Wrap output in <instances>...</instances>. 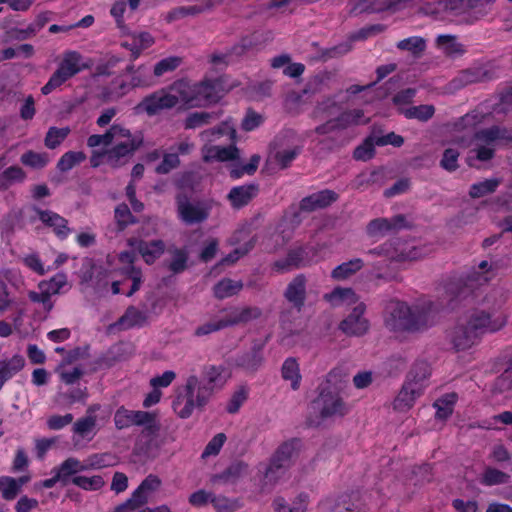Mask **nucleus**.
Listing matches in <instances>:
<instances>
[{"mask_svg":"<svg viewBox=\"0 0 512 512\" xmlns=\"http://www.w3.org/2000/svg\"><path fill=\"white\" fill-rule=\"evenodd\" d=\"M407 226L403 215H395L391 218H376L371 220L366 227L367 234L371 237H384L390 233H396Z\"/></svg>","mask_w":512,"mask_h":512,"instance_id":"dca6fc26","label":"nucleus"},{"mask_svg":"<svg viewBox=\"0 0 512 512\" xmlns=\"http://www.w3.org/2000/svg\"><path fill=\"white\" fill-rule=\"evenodd\" d=\"M247 472V464L244 462H236L230 465L223 473L219 476L220 479L225 482L235 481L242 477Z\"/></svg>","mask_w":512,"mask_h":512,"instance_id":"338daca9","label":"nucleus"},{"mask_svg":"<svg viewBox=\"0 0 512 512\" xmlns=\"http://www.w3.org/2000/svg\"><path fill=\"white\" fill-rule=\"evenodd\" d=\"M487 72L481 67L468 68L460 72L455 81L462 86L482 82L486 79Z\"/></svg>","mask_w":512,"mask_h":512,"instance_id":"3c124183","label":"nucleus"},{"mask_svg":"<svg viewBox=\"0 0 512 512\" xmlns=\"http://www.w3.org/2000/svg\"><path fill=\"white\" fill-rule=\"evenodd\" d=\"M436 48L441 51L443 55L449 58L460 57L465 54L466 49L456 35L441 34L435 39Z\"/></svg>","mask_w":512,"mask_h":512,"instance_id":"bb28decb","label":"nucleus"},{"mask_svg":"<svg viewBox=\"0 0 512 512\" xmlns=\"http://www.w3.org/2000/svg\"><path fill=\"white\" fill-rule=\"evenodd\" d=\"M156 414L141 410H128L124 407L117 409L114 415V423L117 429H125L130 426H143L146 432L156 429Z\"/></svg>","mask_w":512,"mask_h":512,"instance_id":"f8f14e48","label":"nucleus"},{"mask_svg":"<svg viewBox=\"0 0 512 512\" xmlns=\"http://www.w3.org/2000/svg\"><path fill=\"white\" fill-rule=\"evenodd\" d=\"M147 320V316L144 312L140 311L136 307H129L123 316L120 317L118 325L123 329H129L135 326L143 325Z\"/></svg>","mask_w":512,"mask_h":512,"instance_id":"a18cd8bd","label":"nucleus"},{"mask_svg":"<svg viewBox=\"0 0 512 512\" xmlns=\"http://www.w3.org/2000/svg\"><path fill=\"white\" fill-rule=\"evenodd\" d=\"M115 220L119 230H123L135 222V218L126 204H120L115 208Z\"/></svg>","mask_w":512,"mask_h":512,"instance_id":"69168bd1","label":"nucleus"},{"mask_svg":"<svg viewBox=\"0 0 512 512\" xmlns=\"http://www.w3.org/2000/svg\"><path fill=\"white\" fill-rule=\"evenodd\" d=\"M192 1L193 3L190 5L179 6L170 10L165 16L166 21L171 23L186 17H196L204 12L209 11L208 5H206L205 2H197L196 0Z\"/></svg>","mask_w":512,"mask_h":512,"instance_id":"7c9ffc66","label":"nucleus"},{"mask_svg":"<svg viewBox=\"0 0 512 512\" xmlns=\"http://www.w3.org/2000/svg\"><path fill=\"white\" fill-rule=\"evenodd\" d=\"M85 67L86 66L82 63V56L80 53L76 51L65 52L58 68L51 75L48 82L41 88V92L44 95L50 94L53 90L60 87Z\"/></svg>","mask_w":512,"mask_h":512,"instance_id":"0eeeda50","label":"nucleus"},{"mask_svg":"<svg viewBox=\"0 0 512 512\" xmlns=\"http://www.w3.org/2000/svg\"><path fill=\"white\" fill-rule=\"evenodd\" d=\"M117 463V458L111 453L92 454L85 460V468L89 469H102L114 466Z\"/></svg>","mask_w":512,"mask_h":512,"instance_id":"603ef678","label":"nucleus"},{"mask_svg":"<svg viewBox=\"0 0 512 512\" xmlns=\"http://www.w3.org/2000/svg\"><path fill=\"white\" fill-rule=\"evenodd\" d=\"M31 475L25 474L18 478L11 476L0 477V494L6 501H12L21 493L22 487L30 482Z\"/></svg>","mask_w":512,"mask_h":512,"instance_id":"5701e85b","label":"nucleus"},{"mask_svg":"<svg viewBox=\"0 0 512 512\" xmlns=\"http://www.w3.org/2000/svg\"><path fill=\"white\" fill-rule=\"evenodd\" d=\"M169 88L160 89L145 97L140 107L148 114L155 115L164 109L175 107V102Z\"/></svg>","mask_w":512,"mask_h":512,"instance_id":"6ab92c4d","label":"nucleus"},{"mask_svg":"<svg viewBox=\"0 0 512 512\" xmlns=\"http://www.w3.org/2000/svg\"><path fill=\"white\" fill-rule=\"evenodd\" d=\"M456 402L455 394H447L435 401L436 417L441 420L447 419L453 412V406Z\"/></svg>","mask_w":512,"mask_h":512,"instance_id":"6e6d98bb","label":"nucleus"},{"mask_svg":"<svg viewBox=\"0 0 512 512\" xmlns=\"http://www.w3.org/2000/svg\"><path fill=\"white\" fill-rule=\"evenodd\" d=\"M422 394V391L404 382L401 390L393 401V409L398 412L409 411Z\"/></svg>","mask_w":512,"mask_h":512,"instance_id":"c85d7f7f","label":"nucleus"},{"mask_svg":"<svg viewBox=\"0 0 512 512\" xmlns=\"http://www.w3.org/2000/svg\"><path fill=\"white\" fill-rule=\"evenodd\" d=\"M113 138H111L112 148L106 152V158L110 165L117 167L122 160L131 156L143 143V137L140 133L132 134L130 130L122 125H112Z\"/></svg>","mask_w":512,"mask_h":512,"instance_id":"423d86ee","label":"nucleus"},{"mask_svg":"<svg viewBox=\"0 0 512 512\" xmlns=\"http://www.w3.org/2000/svg\"><path fill=\"white\" fill-rule=\"evenodd\" d=\"M332 80V74L322 71L312 76L303 90L304 94H316L329 89V83Z\"/></svg>","mask_w":512,"mask_h":512,"instance_id":"37998d69","label":"nucleus"},{"mask_svg":"<svg viewBox=\"0 0 512 512\" xmlns=\"http://www.w3.org/2000/svg\"><path fill=\"white\" fill-rule=\"evenodd\" d=\"M25 360L20 355H14L9 359L0 361V379L5 383L23 369Z\"/></svg>","mask_w":512,"mask_h":512,"instance_id":"ea45409f","label":"nucleus"},{"mask_svg":"<svg viewBox=\"0 0 512 512\" xmlns=\"http://www.w3.org/2000/svg\"><path fill=\"white\" fill-rule=\"evenodd\" d=\"M95 407H90L87 415L78 419L73 425V432L82 439L91 440L95 435L96 417L93 415Z\"/></svg>","mask_w":512,"mask_h":512,"instance_id":"473e14b6","label":"nucleus"},{"mask_svg":"<svg viewBox=\"0 0 512 512\" xmlns=\"http://www.w3.org/2000/svg\"><path fill=\"white\" fill-rule=\"evenodd\" d=\"M213 395V389L205 386L196 375H190L173 401V409L178 417L189 418L195 409H202Z\"/></svg>","mask_w":512,"mask_h":512,"instance_id":"7ed1b4c3","label":"nucleus"},{"mask_svg":"<svg viewBox=\"0 0 512 512\" xmlns=\"http://www.w3.org/2000/svg\"><path fill=\"white\" fill-rule=\"evenodd\" d=\"M285 298L295 307L297 310H301L304 306L306 299V278L304 275H297L287 286Z\"/></svg>","mask_w":512,"mask_h":512,"instance_id":"cd10ccee","label":"nucleus"},{"mask_svg":"<svg viewBox=\"0 0 512 512\" xmlns=\"http://www.w3.org/2000/svg\"><path fill=\"white\" fill-rule=\"evenodd\" d=\"M180 165L178 153H165L162 162L156 167V172L159 174H167L171 170Z\"/></svg>","mask_w":512,"mask_h":512,"instance_id":"774afa93","label":"nucleus"},{"mask_svg":"<svg viewBox=\"0 0 512 512\" xmlns=\"http://www.w3.org/2000/svg\"><path fill=\"white\" fill-rule=\"evenodd\" d=\"M27 295L29 300L39 305L44 312L49 313L53 309L54 303L51 298L53 295L43 287L42 282H39L36 290L29 291Z\"/></svg>","mask_w":512,"mask_h":512,"instance_id":"4c0bfd02","label":"nucleus"},{"mask_svg":"<svg viewBox=\"0 0 512 512\" xmlns=\"http://www.w3.org/2000/svg\"><path fill=\"white\" fill-rule=\"evenodd\" d=\"M69 133V127H50L44 139L45 146L49 149H55L66 139Z\"/></svg>","mask_w":512,"mask_h":512,"instance_id":"4d7b16f0","label":"nucleus"},{"mask_svg":"<svg viewBox=\"0 0 512 512\" xmlns=\"http://www.w3.org/2000/svg\"><path fill=\"white\" fill-rule=\"evenodd\" d=\"M213 507L216 512H236L242 505L237 499H230L225 496L219 495L213 499Z\"/></svg>","mask_w":512,"mask_h":512,"instance_id":"0e129e2a","label":"nucleus"},{"mask_svg":"<svg viewBox=\"0 0 512 512\" xmlns=\"http://www.w3.org/2000/svg\"><path fill=\"white\" fill-rule=\"evenodd\" d=\"M282 376L285 380L291 381V387L293 390H297L299 388L301 375L299 364L296 359L288 358L285 360L282 366Z\"/></svg>","mask_w":512,"mask_h":512,"instance_id":"8fccbe9b","label":"nucleus"},{"mask_svg":"<svg viewBox=\"0 0 512 512\" xmlns=\"http://www.w3.org/2000/svg\"><path fill=\"white\" fill-rule=\"evenodd\" d=\"M364 266L360 258H355L335 267L331 272V278L335 281H344L355 275Z\"/></svg>","mask_w":512,"mask_h":512,"instance_id":"c9c22d12","label":"nucleus"},{"mask_svg":"<svg viewBox=\"0 0 512 512\" xmlns=\"http://www.w3.org/2000/svg\"><path fill=\"white\" fill-rule=\"evenodd\" d=\"M193 84L195 107L216 103L223 96L221 85L217 80L204 79Z\"/></svg>","mask_w":512,"mask_h":512,"instance_id":"2eb2a0df","label":"nucleus"},{"mask_svg":"<svg viewBox=\"0 0 512 512\" xmlns=\"http://www.w3.org/2000/svg\"><path fill=\"white\" fill-rule=\"evenodd\" d=\"M149 79L133 76L131 82L128 84L122 79H116L109 87V97L111 99H118L125 95L130 87L148 86Z\"/></svg>","mask_w":512,"mask_h":512,"instance_id":"e433bc0d","label":"nucleus"},{"mask_svg":"<svg viewBox=\"0 0 512 512\" xmlns=\"http://www.w3.org/2000/svg\"><path fill=\"white\" fill-rule=\"evenodd\" d=\"M205 386L213 389V392L221 388L226 382L225 368L223 366H209L204 370V379L202 380Z\"/></svg>","mask_w":512,"mask_h":512,"instance_id":"a19ab883","label":"nucleus"},{"mask_svg":"<svg viewBox=\"0 0 512 512\" xmlns=\"http://www.w3.org/2000/svg\"><path fill=\"white\" fill-rule=\"evenodd\" d=\"M338 199V194L332 190H322L313 193L300 202V209L303 211H315L326 208Z\"/></svg>","mask_w":512,"mask_h":512,"instance_id":"412c9836","label":"nucleus"},{"mask_svg":"<svg viewBox=\"0 0 512 512\" xmlns=\"http://www.w3.org/2000/svg\"><path fill=\"white\" fill-rule=\"evenodd\" d=\"M509 138L505 129L493 126L476 132L471 140L456 138L453 142L463 148L473 146L471 153H475L476 159L488 161L494 156L496 143Z\"/></svg>","mask_w":512,"mask_h":512,"instance_id":"39448f33","label":"nucleus"},{"mask_svg":"<svg viewBox=\"0 0 512 512\" xmlns=\"http://www.w3.org/2000/svg\"><path fill=\"white\" fill-rule=\"evenodd\" d=\"M36 213L39 220L47 227L51 228L53 232L60 238H66L70 233L68 221L59 214L50 210L37 209Z\"/></svg>","mask_w":512,"mask_h":512,"instance_id":"b1692460","label":"nucleus"},{"mask_svg":"<svg viewBox=\"0 0 512 512\" xmlns=\"http://www.w3.org/2000/svg\"><path fill=\"white\" fill-rule=\"evenodd\" d=\"M160 431V424L158 420L156 419V429L155 431H149L146 432V428H143L140 435V443L142 445V448L144 449V452L148 455H155L164 444V441L160 439L159 435Z\"/></svg>","mask_w":512,"mask_h":512,"instance_id":"72a5a7b5","label":"nucleus"},{"mask_svg":"<svg viewBox=\"0 0 512 512\" xmlns=\"http://www.w3.org/2000/svg\"><path fill=\"white\" fill-rule=\"evenodd\" d=\"M399 111L408 119H417L425 122L433 117L435 108L433 105L424 104L408 108H400Z\"/></svg>","mask_w":512,"mask_h":512,"instance_id":"09e8293b","label":"nucleus"},{"mask_svg":"<svg viewBox=\"0 0 512 512\" xmlns=\"http://www.w3.org/2000/svg\"><path fill=\"white\" fill-rule=\"evenodd\" d=\"M262 310L256 306H245L233 308L224 317L227 327L247 324L250 321L260 318Z\"/></svg>","mask_w":512,"mask_h":512,"instance_id":"4be33fe9","label":"nucleus"},{"mask_svg":"<svg viewBox=\"0 0 512 512\" xmlns=\"http://www.w3.org/2000/svg\"><path fill=\"white\" fill-rule=\"evenodd\" d=\"M512 390V358L507 363V367L503 373L496 379L493 392L506 394Z\"/></svg>","mask_w":512,"mask_h":512,"instance_id":"13d9d810","label":"nucleus"},{"mask_svg":"<svg viewBox=\"0 0 512 512\" xmlns=\"http://www.w3.org/2000/svg\"><path fill=\"white\" fill-rule=\"evenodd\" d=\"M481 336L468 320L458 322L450 333V341L457 351H467L481 341Z\"/></svg>","mask_w":512,"mask_h":512,"instance_id":"4468645a","label":"nucleus"},{"mask_svg":"<svg viewBox=\"0 0 512 512\" xmlns=\"http://www.w3.org/2000/svg\"><path fill=\"white\" fill-rule=\"evenodd\" d=\"M128 244L134 248V250L138 251L148 264L153 263L157 258H159L165 249V244L161 240L146 242L132 238L128 240Z\"/></svg>","mask_w":512,"mask_h":512,"instance_id":"aec40b11","label":"nucleus"},{"mask_svg":"<svg viewBox=\"0 0 512 512\" xmlns=\"http://www.w3.org/2000/svg\"><path fill=\"white\" fill-rule=\"evenodd\" d=\"M319 507L323 512H368L366 496L360 492H351L324 498Z\"/></svg>","mask_w":512,"mask_h":512,"instance_id":"1a4fd4ad","label":"nucleus"},{"mask_svg":"<svg viewBox=\"0 0 512 512\" xmlns=\"http://www.w3.org/2000/svg\"><path fill=\"white\" fill-rule=\"evenodd\" d=\"M20 161L23 165L32 169H42L48 164L49 157L45 152H35L33 150H28L21 155Z\"/></svg>","mask_w":512,"mask_h":512,"instance_id":"864d4df0","label":"nucleus"},{"mask_svg":"<svg viewBox=\"0 0 512 512\" xmlns=\"http://www.w3.org/2000/svg\"><path fill=\"white\" fill-rule=\"evenodd\" d=\"M310 497L307 493H299L291 503H287L283 498H277L274 503L275 512H306L309 506Z\"/></svg>","mask_w":512,"mask_h":512,"instance_id":"2f4dec72","label":"nucleus"},{"mask_svg":"<svg viewBox=\"0 0 512 512\" xmlns=\"http://www.w3.org/2000/svg\"><path fill=\"white\" fill-rule=\"evenodd\" d=\"M177 210L180 219L188 225L200 223L208 217L203 205L191 202L184 196L177 198Z\"/></svg>","mask_w":512,"mask_h":512,"instance_id":"a211bd4d","label":"nucleus"},{"mask_svg":"<svg viewBox=\"0 0 512 512\" xmlns=\"http://www.w3.org/2000/svg\"><path fill=\"white\" fill-rule=\"evenodd\" d=\"M153 43L154 38L149 33L142 32L133 35L131 43L125 42L123 46L130 49L133 58L136 59L143 50L152 46Z\"/></svg>","mask_w":512,"mask_h":512,"instance_id":"de8ad7c7","label":"nucleus"},{"mask_svg":"<svg viewBox=\"0 0 512 512\" xmlns=\"http://www.w3.org/2000/svg\"><path fill=\"white\" fill-rule=\"evenodd\" d=\"M86 159L82 151H69L64 153L57 163V168L61 172H67Z\"/></svg>","mask_w":512,"mask_h":512,"instance_id":"5fc2aeb1","label":"nucleus"},{"mask_svg":"<svg viewBox=\"0 0 512 512\" xmlns=\"http://www.w3.org/2000/svg\"><path fill=\"white\" fill-rule=\"evenodd\" d=\"M223 135H229L231 140H235L236 130L230 121H224L218 127L211 128L200 133L201 140L206 143L201 149L202 159L204 162L229 161L238 158L239 150L234 145L229 147H220L208 144Z\"/></svg>","mask_w":512,"mask_h":512,"instance_id":"20e7f679","label":"nucleus"},{"mask_svg":"<svg viewBox=\"0 0 512 512\" xmlns=\"http://www.w3.org/2000/svg\"><path fill=\"white\" fill-rule=\"evenodd\" d=\"M182 58L179 56H170L157 62L153 73L156 77H161L166 73L173 72L182 64Z\"/></svg>","mask_w":512,"mask_h":512,"instance_id":"680f3d73","label":"nucleus"},{"mask_svg":"<svg viewBox=\"0 0 512 512\" xmlns=\"http://www.w3.org/2000/svg\"><path fill=\"white\" fill-rule=\"evenodd\" d=\"M160 484L161 481L157 476L149 475L142 481L126 502L114 509V512H135L148 502L150 494L157 490Z\"/></svg>","mask_w":512,"mask_h":512,"instance_id":"ddd939ff","label":"nucleus"},{"mask_svg":"<svg viewBox=\"0 0 512 512\" xmlns=\"http://www.w3.org/2000/svg\"><path fill=\"white\" fill-rule=\"evenodd\" d=\"M509 480V474L492 467H487L481 477V483L487 486L506 484Z\"/></svg>","mask_w":512,"mask_h":512,"instance_id":"bf43d9fd","label":"nucleus"},{"mask_svg":"<svg viewBox=\"0 0 512 512\" xmlns=\"http://www.w3.org/2000/svg\"><path fill=\"white\" fill-rule=\"evenodd\" d=\"M365 305L358 304L353 311L339 324V329L349 336L364 335L369 329V322L363 316Z\"/></svg>","mask_w":512,"mask_h":512,"instance_id":"f3484780","label":"nucleus"},{"mask_svg":"<svg viewBox=\"0 0 512 512\" xmlns=\"http://www.w3.org/2000/svg\"><path fill=\"white\" fill-rule=\"evenodd\" d=\"M430 375L431 368L429 363L423 360L416 361L411 367L406 377L405 383L424 392L425 388L428 385Z\"/></svg>","mask_w":512,"mask_h":512,"instance_id":"a878e982","label":"nucleus"},{"mask_svg":"<svg viewBox=\"0 0 512 512\" xmlns=\"http://www.w3.org/2000/svg\"><path fill=\"white\" fill-rule=\"evenodd\" d=\"M257 187L254 185H244L234 187L228 194V199L234 208H241L247 205L257 194Z\"/></svg>","mask_w":512,"mask_h":512,"instance_id":"f704fd0d","label":"nucleus"},{"mask_svg":"<svg viewBox=\"0 0 512 512\" xmlns=\"http://www.w3.org/2000/svg\"><path fill=\"white\" fill-rule=\"evenodd\" d=\"M311 408L322 419L344 416L348 408L339 392L331 388L321 389L319 395L312 401Z\"/></svg>","mask_w":512,"mask_h":512,"instance_id":"9d476101","label":"nucleus"},{"mask_svg":"<svg viewBox=\"0 0 512 512\" xmlns=\"http://www.w3.org/2000/svg\"><path fill=\"white\" fill-rule=\"evenodd\" d=\"M396 47L401 51H406L414 58H420L427 47V42L423 37L413 36L399 41Z\"/></svg>","mask_w":512,"mask_h":512,"instance_id":"58836bf2","label":"nucleus"},{"mask_svg":"<svg viewBox=\"0 0 512 512\" xmlns=\"http://www.w3.org/2000/svg\"><path fill=\"white\" fill-rule=\"evenodd\" d=\"M299 448L300 441L298 439H290L280 444L270 459L264 473V479L270 483L275 482L277 471L289 467Z\"/></svg>","mask_w":512,"mask_h":512,"instance_id":"9b49d317","label":"nucleus"},{"mask_svg":"<svg viewBox=\"0 0 512 512\" xmlns=\"http://www.w3.org/2000/svg\"><path fill=\"white\" fill-rule=\"evenodd\" d=\"M312 116L316 120H324L315 127L317 135L326 136L360 125H366L370 118L363 109L354 108L343 110V102L337 100V95H328L318 101Z\"/></svg>","mask_w":512,"mask_h":512,"instance_id":"f03ea898","label":"nucleus"},{"mask_svg":"<svg viewBox=\"0 0 512 512\" xmlns=\"http://www.w3.org/2000/svg\"><path fill=\"white\" fill-rule=\"evenodd\" d=\"M175 102L178 104L195 107L194 84L186 79H180L168 86Z\"/></svg>","mask_w":512,"mask_h":512,"instance_id":"393cba45","label":"nucleus"},{"mask_svg":"<svg viewBox=\"0 0 512 512\" xmlns=\"http://www.w3.org/2000/svg\"><path fill=\"white\" fill-rule=\"evenodd\" d=\"M499 185L498 179H486L471 186L469 195L472 198H480L493 193Z\"/></svg>","mask_w":512,"mask_h":512,"instance_id":"052dcab7","label":"nucleus"},{"mask_svg":"<svg viewBox=\"0 0 512 512\" xmlns=\"http://www.w3.org/2000/svg\"><path fill=\"white\" fill-rule=\"evenodd\" d=\"M467 318L481 337L502 330L508 322V315L499 308L476 309Z\"/></svg>","mask_w":512,"mask_h":512,"instance_id":"6e6552de","label":"nucleus"},{"mask_svg":"<svg viewBox=\"0 0 512 512\" xmlns=\"http://www.w3.org/2000/svg\"><path fill=\"white\" fill-rule=\"evenodd\" d=\"M55 470L58 473V478H62V481L64 482L70 476L86 471L85 461L81 462L75 457H69L64 460L59 467L55 468Z\"/></svg>","mask_w":512,"mask_h":512,"instance_id":"c03bdc74","label":"nucleus"},{"mask_svg":"<svg viewBox=\"0 0 512 512\" xmlns=\"http://www.w3.org/2000/svg\"><path fill=\"white\" fill-rule=\"evenodd\" d=\"M72 483L84 490L94 491L101 489L105 481L100 475H94L92 477L75 476L72 479Z\"/></svg>","mask_w":512,"mask_h":512,"instance_id":"e2e57ef3","label":"nucleus"},{"mask_svg":"<svg viewBox=\"0 0 512 512\" xmlns=\"http://www.w3.org/2000/svg\"><path fill=\"white\" fill-rule=\"evenodd\" d=\"M431 302L409 305L400 300L386 304L384 325L396 337L422 332L435 323Z\"/></svg>","mask_w":512,"mask_h":512,"instance_id":"f257e3e1","label":"nucleus"},{"mask_svg":"<svg viewBox=\"0 0 512 512\" xmlns=\"http://www.w3.org/2000/svg\"><path fill=\"white\" fill-rule=\"evenodd\" d=\"M332 307L350 306L358 301V297L352 288L336 287L331 292L323 295Z\"/></svg>","mask_w":512,"mask_h":512,"instance_id":"c756f323","label":"nucleus"},{"mask_svg":"<svg viewBox=\"0 0 512 512\" xmlns=\"http://www.w3.org/2000/svg\"><path fill=\"white\" fill-rule=\"evenodd\" d=\"M242 288L243 283L241 281L224 278L214 286L213 291L216 298L225 299L238 294Z\"/></svg>","mask_w":512,"mask_h":512,"instance_id":"79ce46f5","label":"nucleus"},{"mask_svg":"<svg viewBox=\"0 0 512 512\" xmlns=\"http://www.w3.org/2000/svg\"><path fill=\"white\" fill-rule=\"evenodd\" d=\"M26 179L25 171L18 166H10L0 174V190H6L15 183Z\"/></svg>","mask_w":512,"mask_h":512,"instance_id":"49530a36","label":"nucleus"}]
</instances>
